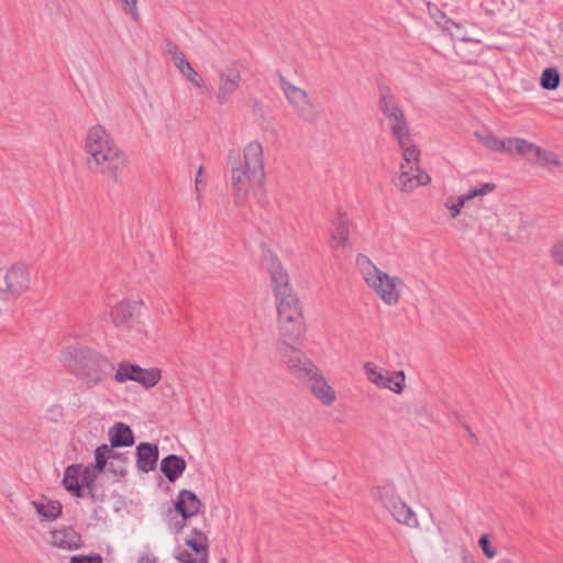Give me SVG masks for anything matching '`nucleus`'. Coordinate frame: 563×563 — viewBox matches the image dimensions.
I'll return each mask as SVG.
<instances>
[{"instance_id":"8","label":"nucleus","mask_w":563,"mask_h":563,"mask_svg":"<svg viewBox=\"0 0 563 563\" xmlns=\"http://www.w3.org/2000/svg\"><path fill=\"white\" fill-rule=\"evenodd\" d=\"M276 352L287 369L302 382L312 374L316 375V371L319 368L312 360L299 349L292 346L290 342L278 341Z\"/></svg>"},{"instance_id":"39","label":"nucleus","mask_w":563,"mask_h":563,"mask_svg":"<svg viewBox=\"0 0 563 563\" xmlns=\"http://www.w3.org/2000/svg\"><path fill=\"white\" fill-rule=\"evenodd\" d=\"M137 563H157V559L152 553H143L139 558Z\"/></svg>"},{"instance_id":"35","label":"nucleus","mask_w":563,"mask_h":563,"mask_svg":"<svg viewBox=\"0 0 563 563\" xmlns=\"http://www.w3.org/2000/svg\"><path fill=\"white\" fill-rule=\"evenodd\" d=\"M478 543H479V547L482 548L484 554L487 558L492 559L497 554L495 548H493L490 544V536L489 534H483L479 538Z\"/></svg>"},{"instance_id":"38","label":"nucleus","mask_w":563,"mask_h":563,"mask_svg":"<svg viewBox=\"0 0 563 563\" xmlns=\"http://www.w3.org/2000/svg\"><path fill=\"white\" fill-rule=\"evenodd\" d=\"M106 455L109 460L108 462L119 461V462H123V463H129V457L124 453H119V452L113 451L112 446H110V452H108V454H106Z\"/></svg>"},{"instance_id":"20","label":"nucleus","mask_w":563,"mask_h":563,"mask_svg":"<svg viewBox=\"0 0 563 563\" xmlns=\"http://www.w3.org/2000/svg\"><path fill=\"white\" fill-rule=\"evenodd\" d=\"M201 507V501L195 493L188 489H183L177 496L175 508L184 519L198 514Z\"/></svg>"},{"instance_id":"24","label":"nucleus","mask_w":563,"mask_h":563,"mask_svg":"<svg viewBox=\"0 0 563 563\" xmlns=\"http://www.w3.org/2000/svg\"><path fill=\"white\" fill-rule=\"evenodd\" d=\"M333 249L339 247H351L350 243V229H349V219L344 214H339L338 219L333 224V231L331 234Z\"/></svg>"},{"instance_id":"22","label":"nucleus","mask_w":563,"mask_h":563,"mask_svg":"<svg viewBox=\"0 0 563 563\" xmlns=\"http://www.w3.org/2000/svg\"><path fill=\"white\" fill-rule=\"evenodd\" d=\"M495 189V185L490 183H486L482 185L479 188L473 189L465 195H462L457 198V201L451 203L452 198L448 199L445 206L450 210L451 218L455 219L460 213L465 202L477 197L484 196L492 192Z\"/></svg>"},{"instance_id":"5","label":"nucleus","mask_w":563,"mask_h":563,"mask_svg":"<svg viewBox=\"0 0 563 563\" xmlns=\"http://www.w3.org/2000/svg\"><path fill=\"white\" fill-rule=\"evenodd\" d=\"M277 330L280 341L299 343L303 340L306 324L302 308L297 295H287L276 299Z\"/></svg>"},{"instance_id":"27","label":"nucleus","mask_w":563,"mask_h":563,"mask_svg":"<svg viewBox=\"0 0 563 563\" xmlns=\"http://www.w3.org/2000/svg\"><path fill=\"white\" fill-rule=\"evenodd\" d=\"M507 147H509L507 153L516 151L517 154L526 157L529 162L532 161L533 154L538 147L537 144L521 137H507Z\"/></svg>"},{"instance_id":"9","label":"nucleus","mask_w":563,"mask_h":563,"mask_svg":"<svg viewBox=\"0 0 563 563\" xmlns=\"http://www.w3.org/2000/svg\"><path fill=\"white\" fill-rule=\"evenodd\" d=\"M280 89L294 111L305 122L312 123L317 119V111L306 90L289 82L280 73H278Z\"/></svg>"},{"instance_id":"41","label":"nucleus","mask_w":563,"mask_h":563,"mask_svg":"<svg viewBox=\"0 0 563 563\" xmlns=\"http://www.w3.org/2000/svg\"><path fill=\"white\" fill-rule=\"evenodd\" d=\"M461 560H462V563H475L473 556L467 552L462 553Z\"/></svg>"},{"instance_id":"32","label":"nucleus","mask_w":563,"mask_h":563,"mask_svg":"<svg viewBox=\"0 0 563 563\" xmlns=\"http://www.w3.org/2000/svg\"><path fill=\"white\" fill-rule=\"evenodd\" d=\"M110 452V446L107 444H102L98 446L95 451V463L91 467L97 472H103L106 468L108 470L109 460L106 454Z\"/></svg>"},{"instance_id":"18","label":"nucleus","mask_w":563,"mask_h":563,"mask_svg":"<svg viewBox=\"0 0 563 563\" xmlns=\"http://www.w3.org/2000/svg\"><path fill=\"white\" fill-rule=\"evenodd\" d=\"M135 312L136 302L122 300L111 308L110 317L117 328L129 330L132 327Z\"/></svg>"},{"instance_id":"37","label":"nucleus","mask_w":563,"mask_h":563,"mask_svg":"<svg viewBox=\"0 0 563 563\" xmlns=\"http://www.w3.org/2000/svg\"><path fill=\"white\" fill-rule=\"evenodd\" d=\"M69 563H102V558L99 554L92 555H74L70 558Z\"/></svg>"},{"instance_id":"6","label":"nucleus","mask_w":563,"mask_h":563,"mask_svg":"<svg viewBox=\"0 0 563 563\" xmlns=\"http://www.w3.org/2000/svg\"><path fill=\"white\" fill-rule=\"evenodd\" d=\"M356 266L364 282L376 295L388 306H394L399 301V291L397 286L401 284L399 277H391L387 273L378 269L375 264L364 254L356 257Z\"/></svg>"},{"instance_id":"23","label":"nucleus","mask_w":563,"mask_h":563,"mask_svg":"<svg viewBox=\"0 0 563 563\" xmlns=\"http://www.w3.org/2000/svg\"><path fill=\"white\" fill-rule=\"evenodd\" d=\"M109 441L112 448L131 446L134 444V435L131 428L117 422L109 429Z\"/></svg>"},{"instance_id":"11","label":"nucleus","mask_w":563,"mask_h":563,"mask_svg":"<svg viewBox=\"0 0 563 563\" xmlns=\"http://www.w3.org/2000/svg\"><path fill=\"white\" fill-rule=\"evenodd\" d=\"M185 549L178 548L175 559L181 563H208V539L199 530H192Z\"/></svg>"},{"instance_id":"28","label":"nucleus","mask_w":563,"mask_h":563,"mask_svg":"<svg viewBox=\"0 0 563 563\" xmlns=\"http://www.w3.org/2000/svg\"><path fill=\"white\" fill-rule=\"evenodd\" d=\"M36 512L45 519H55L62 512V505L58 501L42 498L33 501Z\"/></svg>"},{"instance_id":"10","label":"nucleus","mask_w":563,"mask_h":563,"mask_svg":"<svg viewBox=\"0 0 563 563\" xmlns=\"http://www.w3.org/2000/svg\"><path fill=\"white\" fill-rule=\"evenodd\" d=\"M30 273L24 264L12 265L3 276V286L0 285L1 299L20 297L30 288Z\"/></svg>"},{"instance_id":"14","label":"nucleus","mask_w":563,"mask_h":563,"mask_svg":"<svg viewBox=\"0 0 563 563\" xmlns=\"http://www.w3.org/2000/svg\"><path fill=\"white\" fill-rule=\"evenodd\" d=\"M367 379L377 387L389 389L396 394H400L405 387L406 375L404 371L394 372L393 374L384 373L373 363H366L364 366Z\"/></svg>"},{"instance_id":"15","label":"nucleus","mask_w":563,"mask_h":563,"mask_svg":"<svg viewBox=\"0 0 563 563\" xmlns=\"http://www.w3.org/2000/svg\"><path fill=\"white\" fill-rule=\"evenodd\" d=\"M303 383L308 385L311 394L322 405L331 406L335 401L336 394L334 389L328 384L319 368L316 371V375L312 374Z\"/></svg>"},{"instance_id":"16","label":"nucleus","mask_w":563,"mask_h":563,"mask_svg":"<svg viewBox=\"0 0 563 563\" xmlns=\"http://www.w3.org/2000/svg\"><path fill=\"white\" fill-rule=\"evenodd\" d=\"M44 539L62 550H76L82 544L81 537L76 530H49Z\"/></svg>"},{"instance_id":"29","label":"nucleus","mask_w":563,"mask_h":563,"mask_svg":"<svg viewBox=\"0 0 563 563\" xmlns=\"http://www.w3.org/2000/svg\"><path fill=\"white\" fill-rule=\"evenodd\" d=\"M474 135L485 147H487L490 151L498 152V153H504V152L509 151V147H507L508 146L507 137L498 139L494 134H490V133L482 134L478 131H476L474 133Z\"/></svg>"},{"instance_id":"31","label":"nucleus","mask_w":563,"mask_h":563,"mask_svg":"<svg viewBox=\"0 0 563 563\" xmlns=\"http://www.w3.org/2000/svg\"><path fill=\"white\" fill-rule=\"evenodd\" d=\"M560 85V74L555 68H545L541 75V87L547 90H554Z\"/></svg>"},{"instance_id":"26","label":"nucleus","mask_w":563,"mask_h":563,"mask_svg":"<svg viewBox=\"0 0 563 563\" xmlns=\"http://www.w3.org/2000/svg\"><path fill=\"white\" fill-rule=\"evenodd\" d=\"M80 470H81L80 464L69 465L66 468L64 478H63V484H64V487L66 488V490H68L69 493H71L73 495H75L77 497L82 496V493H81L82 486L80 483Z\"/></svg>"},{"instance_id":"44","label":"nucleus","mask_w":563,"mask_h":563,"mask_svg":"<svg viewBox=\"0 0 563 563\" xmlns=\"http://www.w3.org/2000/svg\"><path fill=\"white\" fill-rule=\"evenodd\" d=\"M222 563H225V560H223Z\"/></svg>"},{"instance_id":"33","label":"nucleus","mask_w":563,"mask_h":563,"mask_svg":"<svg viewBox=\"0 0 563 563\" xmlns=\"http://www.w3.org/2000/svg\"><path fill=\"white\" fill-rule=\"evenodd\" d=\"M128 463L119 461H110L108 465V472L118 478H123L128 474Z\"/></svg>"},{"instance_id":"12","label":"nucleus","mask_w":563,"mask_h":563,"mask_svg":"<svg viewBox=\"0 0 563 563\" xmlns=\"http://www.w3.org/2000/svg\"><path fill=\"white\" fill-rule=\"evenodd\" d=\"M161 369H145L139 365L129 362H122L115 372L114 379L119 383L134 380L143 385L145 388L155 386L161 379Z\"/></svg>"},{"instance_id":"42","label":"nucleus","mask_w":563,"mask_h":563,"mask_svg":"<svg viewBox=\"0 0 563 563\" xmlns=\"http://www.w3.org/2000/svg\"><path fill=\"white\" fill-rule=\"evenodd\" d=\"M201 175H202V167L199 168L197 176H196V189L199 190L198 184L201 181Z\"/></svg>"},{"instance_id":"13","label":"nucleus","mask_w":563,"mask_h":563,"mask_svg":"<svg viewBox=\"0 0 563 563\" xmlns=\"http://www.w3.org/2000/svg\"><path fill=\"white\" fill-rule=\"evenodd\" d=\"M241 71L235 67H227L219 71L214 97L220 106L227 104L240 89Z\"/></svg>"},{"instance_id":"40","label":"nucleus","mask_w":563,"mask_h":563,"mask_svg":"<svg viewBox=\"0 0 563 563\" xmlns=\"http://www.w3.org/2000/svg\"><path fill=\"white\" fill-rule=\"evenodd\" d=\"M434 20H435V22H437L438 24H441V25H442V27H443L444 30H448V31H449V30H451V27H452V26H454V27H460V25H459L457 23H455L454 21H452L451 19H445L443 23H442V22H440V21H438L435 18H434Z\"/></svg>"},{"instance_id":"19","label":"nucleus","mask_w":563,"mask_h":563,"mask_svg":"<svg viewBox=\"0 0 563 563\" xmlns=\"http://www.w3.org/2000/svg\"><path fill=\"white\" fill-rule=\"evenodd\" d=\"M159 456L158 445L150 442H141L136 446V466L144 473L153 471Z\"/></svg>"},{"instance_id":"34","label":"nucleus","mask_w":563,"mask_h":563,"mask_svg":"<svg viewBox=\"0 0 563 563\" xmlns=\"http://www.w3.org/2000/svg\"><path fill=\"white\" fill-rule=\"evenodd\" d=\"M95 470L91 466L81 467L80 470V483L81 486H87L89 492H91V484L95 478Z\"/></svg>"},{"instance_id":"43","label":"nucleus","mask_w":563,"mask_h":563,"mask_svg":"<svg viewBox=\"0 0 563 563\" xmlns=\"http://www.w3.org/2000/svg\"><path fill=\"white\" fill-rule=\"evenodd\" d=\"M421 517H430V512L427 509H423L420 514Z\"/></svg>"},{"instance_id":"36","label":"nucleus","mask_w":563,"mask_h":563,"mask_svg":"<svg viewBox=\"0 0 563 563\" xmlns=\"http://www.w3.org/2000/svg\"><path fill=\"white\" fill-rule=\"evenodd\" d=\"M553 262L560 266H563V241L554 243L550 250Z\"/></svg>"},{"instance_id":"30","label":"nucleus","mask_w":563,"mask_h":563,"mask_svg":"<svg viewBox=\"0 0 563 563\" xmlns=\"http://www.w3.org/2000/svg\"><path fill=\"white\" fill-rule=\"evenodd\" d=\"M530 163L539 164L541 166H550V165L560 166L561 165V161L555 153H553L551 151H547L540 146L537 147V150L533 154L532 161Z\"/></svg>"},{"instance_id":"1","label":"nucleus","mask_w":563,"mask_h":563,"mask_svg":"<svg viewBox=\"0 0 563 563\" xmlns=\"http://www.w3.org/2000/svg\"><path fill=\"white\" fill-rule=\"evenodd\" d=\"M379 110L383 113V123L397 141L402 155L399 173L393 179L394 185L402 192H411L420 186L430 184L431 177L419 166L420 152L412 144L409 124L394 96L383 93Z\"/></svg>"},{"instance_id":"7","label":"nucleus","mask_w":563,"mask_h":563,"mask_svg":"<svg viewBox=\"0 0 563 563\" xmlns=\"http://www.w3.org/2000/svg\"><path fill=\"white\" fill-rule=\"evenodd\" d=\"M374 496L398 523L409 528H417L420 525L417 514L396 495L394 485L386 484L376 487Z\"/></svg>"},{"instance_id":"2","label":"nucleus","mask_w":563,"mask_h":563,"mask_svg":"<svg viewBox=\"0 0 563 563\" xmlns=\"http://www.w3.org/2000/svg\"><path fill=\"white\" fill-rule=\"evenodd\" d=\"M84 150L86 165L91 173L108 176L115 184L120 183L126 156L102 125L97 124L88 130Z\"/></svg>"},{"instance_id":"25","label":"nucleus","mask_w":563,"mask_h":563,"mask_svg":"<svg viewBox=\"0 0 563 563\" xmlns=\"http://www.w3.org/2000/svg\"><path fill=\"white\" fill-rule=\"evenodd\" d=\"M272 279L275 284L276 299L287 295H296L288 284V275L278 262H273L269 266Z\"/></svg>"},{"instance_id":"21","label":"nucleus","mask_w":563,"mask_h":563,"mask_svg":"<svg viewBox=\"0 0 563 563\" xmlns=\"http://www.w3.org/2000/svg\"><path fill=\"white\" fill-rule=\"evenodd\" d=\"M187 463L180 455L169 454L161 461V472L170 482H176L185 472Z\"/></svg>"},{"instance_id":"3","label":"nucleus","mask_w":563,"mask_h":563,"mask_svg":"<svg viewBox=\"0 0 563 563\" xmlns=\"http://www.w3.org/2000/svg\"><path fill=\"white\" fill-rule=\"evenodd\" d=\"M231 163V187L236 205L246 200L251 189L262 187L265 181L264 151L258 141H252L243 148V159L239 156Z\"/></svg>"},{"instance_id":"17","label":"nucleus","mask_w":563,"mask_h":563,"mask_svg":"<svg viewBox=\"0 0 563 563\" xmlns=\"http://www.w3.org/2000/svg\"><path fill=\"white\" fill-rule=\"evenodd\" d=\"M168 53L172 55L175 66L186 79L197 88H206L203 79L200 78L198 73L186 58L185 54L176 45L170 46Z\"/></svg>"},{"instance_id":"4","label":"nucleus","mask_w":563,"mask_h":563,"mask_svg":"<svg viewBox=\"0 0 563 563\" xmlns=\"http://www.w3.org/2000/svg\"><path fill=\"white\" fill-rule=\"evenodd\" d=\"M64 364L89 387L111 377L114 365L101 354L86 347H68L62 353Z\"/></svg>"}]
</instances>
